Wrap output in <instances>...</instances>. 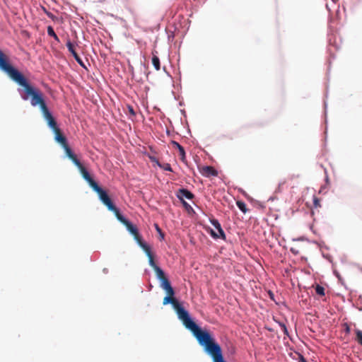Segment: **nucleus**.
I'll list each match as a JSON object with an SVG mask.
<instances>
[{"label": "nucleus", "instance_id": "nucleus-1", "mask_svg": "<svg viewBox=\"0 0 362 362\" xmlns=\"http://www.w3.org/2000/svg\"><path fill=\"white\" fill-rule=\"evenodd\" d=\"M178 318L190 330L204 351L211 356L213 362H227L224 360L220 345L206 330H202L189 317V313L180 303L175 306Z\"/></svg>", "mask_w": 362, "mask_h": 362}, {"label": "nucleus", "instance_id": "nucleus-2", "mask_svg": "<svg viewBox=\"0 0 362 362\" xmlns=\"http://www.w3.org/2000/svg\"><path fill=\"white\" fill-rule=\"evenodd\" d=\"M16 83L24 88V91L26 95L23 96V99L28 100L30 96L31 105L33 107H36L37 105L40 106L43 117L47 121L48 126L52 130L57 129L58 127L57 122L47 106L42 92L40 89L32 86L28 82L24 76Z\"/></svg>", "mask_w": 362, "mask_h": 362}, {"label": "nucleus", "instance_id": "nucleus-3", "mask_svg": "<svg viewBox=\"0 0 362 362\" xmlns=\"http://www.w3.org/2000/svg\"><path fill=\"white\" fill-rule=\"evenodd\" d=\"M0 69L6 73L15 82L23 75L9 63L8 57L0 49Z\"/></svg>", "mask_w": 362, "mask_h": 362}, {"label": "nucleus", "instance_id": "nucleus-4", "mask_svg": "<svg viewBox=\"0 0 362 362\" xmlns=\"http://www.w3.org/2000/svg\"><path fill=\"white\" fill-rule=\"evenodd\" d=\"M0 69L6 73L15 82L23 75L9 63L8 57L0 49Z\"/></svg>", "mask_w": 362, "mask_h": 362}, {"label": "nucleus", "instance_id": "nucleus-5", "mask_svg": "<svg viewBox=\"0 0 362 362\" xmlns=\"http://www.w3.org/2000/svg\"><path fill=\"white\" fill-rule=\"evenodd\" d=\"M71 161L76 165V166L80 170V173L83 177V178L87 181L89 185L93 189L96 188L98 185V183L92 178L88 170L86 168L81 164L79 160L77 158L76 156L74 154L71 157L69 158Z\"/></svg>", "mask_w": 362, "mask_h": 362}, {"label": "nucleus", "instance_id": "nucleus-6", "mask_svg": "<svg viewBox=\"0 0 362 362\" xmlns=\"http://www.w3.org/2000/svg\"><path fill=\"white\" fill-rule=\"evenodd\" d=\"M54 133V139L57 142L61 144V146L64 148L66 155L68 158L73 156L74 153L72 152L71 148L69 146L67 143L66 138L64 136L60 129L57 127L55 129L52 130Z\"/></svg>", "mask_w": 362, "mask_h": 362}, {"label": "nucleus", "instance_id": "nucleus-7", "mask_svg": "<svg viewBox=\"0 0 362 362\" xmlns=\"http://www.w3.org/2000/svg\"><path fill=\"white\" fill-rule=\"evenodd\" d=\"M93 190L98 194L99 199L107 206L108 210L115 209V204L105 190L99 187V185Z\"/></svg>", "mask_w": 362, "mask_h": 362}, {"label": "nucleus", "instance_id": "nucleus-8", "mask_svg": "<svg viewBox=\"0 0 362 362\" xmlns=\"http://www.w3.org/2000/svg\"><path fill=\"white\" fill-rule=\"evenodd\" d=\"M93 190L98 194L99 199L107 206L108 210L115 209V204L105 190L99 187V185Z\"/></svg>", "mask_w": 362, "mask_h": 362}, {"label": "nucleus", "instance_id": "nucleus-9", "mask_svg": "<svg viewBox=\"0 0 362 362\" xmlns=\"http://www.w3.org/2000/svg\"><path fill=\"white\" fill-rule=\"evenodd\" d=\"M126 226L127 230L134 236V240L138 243L139 241L142 240L141 235H139L138 228L136 226L133 225L130 221H127L124 223Z\"/></svg>", "mask_w": 362, "mask_h": 362}, {"label": "nucleus", "instance_id": "nucleus-10", "mask_svg": "<svg viewBox=\"0 0 362 362\" xmlns=\"http://www.w3.org/2000/svg\"><path fill=\"white\" fill-rule=\"evenodd\" d=\"M66 47L68 48V50L71 52V54L73 55V57H74L75 60L83 67H85L84 66V64L83 62V60L81 59V58L78 56V54H77V52H76L75 50V48H74V45H73V43L69 40L67 41L66 42Z\"/></svg>", "mask_w": 362, "mask_h": 362}, {"label": "nucleus", "instance_id": "nucleus-11", "mask_svg": "<svg viewBox=\"0 0 362 362\" xmlns=\"http://www.w3.org/2000/svg\"><path fill=\"white\" fill-rule=\"evenodd\" d=\"M200 173L205 177H216L218 175L217 170L212 166H203L200 169Z\"/></svg>", "mask_w": 362, "mask_h": 362}, {"label": "nucleus", "instance_id": "nucleus-12", "mask_svg": "<svg viewBox=\"0 0 362 362\" xmlns=\"http://www.w3.org/2000/svg\"><path fill=\"white\" fill-rule=\"evenodd\" d=\"M176 195L180 201L185 200L184 198L192 199L194 197V195L191 192L184 188L178 189Z\"/></svg>", "mask_w": 362, "mask_h": 362}, {"label": "nucleus", "instance_id": "nucleus-13", "mask_svg": "<svg viewBox=\"0 0 362 362\" xmlns=\"http://www.w3.org/2000/svg\"><path fill=\"white\" fill-rule=\"evenodd\" d=\"M171 144L173 148H177L178 150L179 156H180V160L183 163H186L187 159H186L185 151L184 148L178 142H177L175 141H172Z\"/></svg>", "mask_w": 362, "mask_h": 362}, {"label": "nucleus", "instance_id": "nucleus-14", "mask_svg": "<svg viewBox=\"0 0 362 362\" xmlns=\"http://www.w3.org/2000/svg\"><path fill=\"white\" fill-rule=\"evenodd\" d=\"M160 286L166 291L167 294L175 295V291L167 277L160 280Z\"/></svg>", "mask_w": 362, "mask_h": 362}, {"label": "nucleus", "instance_id": "nucleus-15", "mask_svg": "<svg viewBox=\"0 0 362 362\" xmlns=\"http://www.w3.org/2000/svg\"><path fill=\"white\" fill-rule=\"evenodd\" d=\"M178 303H179V301L176 298H174V295H170V294H168V296L163 298V305H167L168 303H170V304H172L173 308H175V306L177 305V304Z\"/></svg>", "mask_w": 362, "mask_h": 362}, {"label": "nucleus", "instance_id": "nucleus-16", "mask_svg": "<svg viewBox=\"0 0 362 362\" xmlns=\"http://www.w3.org/2000/svg\"><path fill=\"white\" fill-rule=\"evenodd\" d=\"M211 223L214 226V228L216 229H217L218 233L221 236V238L225 239L226 238L225 233H224L223 230L222 229L220 223L218 222V221L216 219H212V220H211Z\"/></svg>", "mask_w": 362, "mask_h": 362}, {"label": "nucleus", "instance_id": "nucleus-17", "mask_svg": "<svg viewBox=\"0 0 362 362\" xmlns=\"http://www.w3.org/2000/svg\"><path fill=\"white\" fill-rule=\"evenodd\" d=\"M138 245L142 248L148 257L153 255L151 247L143 240L139 241Z\"/></svg>", "mask_w": 362, "mask_h": 362}, {"label": "nucleus", "instance_id": "nucleus-18", "mask_svg": "<svg viewBox=\"0 0 362 362\" xmlns=\"http://www.w3.org/2000/svg\"><path fill=\"white\" fill-rule=\"evenodd\" d=\"M111 211H112L115 216L117 217V218L122 223L124 224V223H126L128 220L126 219L119 212V210L115 206V209H111L110 210Z\"/></svg>", "mask_w": 362, "mask_h": 362}, {"label": "nucleus", "instance_id": "nucleus-19", "mask_svg": "<svg viewBox=\"0 0 362 362\" xmlns=\"http://www.w3.org/2000/svg\"><path fill=\"white\" fill-rule=\"evenodd\" d=\"M111 211H112L115 216L117 217V218L122 223L124 224V223H126L128 220L126 219L119 212V210L115 206V209H111L110 210Z\"/></svg>", "mask_w": 362, "mask_h": 362}, {"label": "nucleus", "instance_id": "nucleus-20", "mask_svg": "<svg viewBox=\"0 0 362 362\" xmlns=\"http://www.w3.org/2000/svg\"><path fill=\"white\" fill-rule=\"evenodd\" d=\"M152 54H153L152 64H153L154 68L156 69V70L159 71L160 69V59L156 55H155L153 54V52Z\"/></svg>", "mask_w": 362, "mask_h": 362}, {"label": "nucleus", "instance_id": "nucleus-21", "mask_svg": "<svg viewBox=\"0 0 362 362\" xmlns=\"http://www.w3.org/2000/svg\"><path fill=\"white\" fill-rule=\"evenodd\" d=\"M154 271L156 274V276L157 278L160 281L165 278H166L165 275V273L159 267H156V269H154Z\"/></svg>", "mask_w": 362, "mask_h": 362}, {"label": "nucleus", "instance_id": "nucleus-22", "mask_svg": "<svg viewBox=\"0 0 362 362\" xmlns=\"http://www.w3.org/2000/svg\"><path fill=\"white\" fill-rule=\"evenodd\" d=\"M236 205L243 213L246 214L247 212L248 209L245 202L242 201H237Z\"/></svg>", "mask_w": 362, "mask_h": 362}, {"label": "nucleus", "instance_id": "nucleus-23", "mask_svg": "<svg viewBox=\"0 0 362 362\" xmlns=\"http://www.w3.org/2000/svg\"><path fill=\"white\" fill-rule=\"evenodd\" d=\"M47 34L49 36L52 37L56 41L59 42L58 36L56 35L53 28L52 26L47 27Z\"/></svg>", "mask_w": 362, "mask_h": 362}, {"label": "nucleus", "instance_id": "nucleus-24", "mask_svg": "<svg viewBox=\"0 0 362 362\" xmlns=\"http://www.w3.org/2000/svg\"><path fill=\"white\" fill-rule=\"evenodd\" d=\"M315 291H316L317 294H318L319 296H325V288L320 285L316 286Z\"/></svg>", "mask_w": 362, "mask_h": 362}, {"label": "nucleus", "instance_id": "nucleus-25", "mask_svg": "<svg viewBox=\"0 0 362 362\" xmlns=\"http://www.w3.org/2000/svg\"><path fill=\"white\" fill-rule=\"evenodd\" d=\"M159 166L163 169L164 170L172 172L173 169L169 163H163V165H159Z\"/></svg>", "mask_w": 362, "mask_h": 362}, {"label": "nucleus", "instance_id": "nucleus-26", "mask_svg": "<svg viewBox=\"0 0 362 362\" xmlns=\"http://www.w3.org/2000/svg\"><path fill=\"white\" fill-rule=\"evenodd\" d=\"M148 262H149V264L151 265V267H152L154 269H156V267H158V266L156 264L155 261H154V258H153V255L152 256H150L148 257Z\"/></svg>", "mask_w": 362, "mask_h": 362}, {"label": "nucleus", "instance_id": "nucleus-27", "mask_svg": "<svg viewBox=\"0 0 362 362\" xmlns=\"http://www.w3.org/2000/svg\"><path fill=\"white\" fill-rule=\"evenodd\" d=\"M356 339L358 341V343L362 345V331H356Z\"/></svg>", "mask_w": 362, "mask_h": 362}, {"label": "nucleus", "instance_id": "nucleus-28", "mask_svg": "<svg viewBox=\"0 0 362 362\" xmlns=\"http://www.w3.org/2000/svg\"><path fill=\"white\" fill-rule=\"evenodd\" d=\"M155 227H156L157 232L160 235V239L163 240L164 239V233L162 232L161 229L160 228V227L158 226V224H155Z\"/></svg>", "mask_w": 362, "mask_h": 362}, {"label": "nucleus", "instance_id": "nucleus-29", "mask_svg": "<svg viewBox=\"0 0 362 362\" xmlns=\"http://www.w3.org/2000/svg\"><path fill=\"white\" fill-rule=\"evenodd\" d=\"M183 206L187 210V211H189V210H192L193 211L192 206L187 202H185V200H182L181 201Z\"/></svg>", "mask_w": 362, "mask_h": 362}, {"label": "nucleus", "instance_id": "nucleus-30", "mask_svg": "<svg viewBox=\"0 0 362 362\" xmlns=\"http://www.w3.org/2000/svg\"><path fill=\"white\" fill-rule=\"evenodd\" d=\"M313 204H314V206H315V208H317V207L320 206V200H319L318 198H317L315 197L313 199Z\"/></svg>", "mask_w": 362, "mask_h": 362}, {"label": "nucleus", "instance_id": "nucleus-31", "mask_svg": "<svg viewBox=\"0 0 362 362\" xmlns=\"http://www.w3.org/2000/svg\"><path fill=\"white\" fill-rule=\"evenodd\" d=\"M280 326H281V327L282 331L284 332V333L286 335H288V329H287V328H286V326L284 324H283V323H281V324H280Z\"/></svg>", "mask_w": 362, "mask_h": 362}, {"label": "nucleus", "instance_id": "nucleus-32", "mask_svg": "<svg viewBox=\"0 0 362 362\" xmlns=\"http://www.w3.org/2000/svg\"><path fill=\"white\" fill-rule=\"evenodd\" d=\"M128 110H129V114L131 115H132V116H135L136 115V112H134V108H133L132 106L129 105L128 106Z\"/></svg>", "mask_w": 362, "mask_h": 362}, {"label": "nucleus", "instance_id": "nucleus-33", "mask_svg": "<svg viewBox=\"0 0 362 362\" xmlns=\"http://www.w3.org/2000/svg\"><path fill=\"white\" fill-rule=\"evenodd\" d=\"M211 235L212 237H214V238H221V235L218 233H216V232H214V230H211Z\"/></svg>", "mask_w": 362, "mask_h": 362}, {"label": "nucleus", "instance_id": "nucleus-34", "mask_svg": "<svg viewBox=\"0 0 362 362\" xmlns=\"http://www.w3.org/2000/svg\"><path fill=\"white\" fill-rule=\"evenodd\" d=\"M300 361L302 362H308L302 355H300Z\"/></svg>", "mask_w": 362, "mask_h": 362}, {"label": "nucleus", "instance_id": "nucleus-35", "mask_svg": "<svg viewBox=\"0 0 362 362\" xmlns=\"http://www.w3.org/2000/svg\"><path fill=\"white\" fill-rule=\"evenodd\" d=\"M47 16L51 18H54V15L51 13H47Z\"/></svg>", "mask_w": 362, "mask_h": 362}, {"label": "nucleus", "instance_id": "nucleus-36", "mask_svg": "<svg viewBox=\"0 0 362 362\" xmlns=\"http://www.w3.org/2000/svg\"><path fill=\"white\" fill-rule=\"evenodd\" d=\"M344 326H345V327H346V331L347 332H349V327L346 325V324H344Z\"/></svg>", "mask_w": 362, "mask_h": 362}, {"label": "nucleus", "instance_id": "nucleus-37", "mask_svg": "<svg viewBox=\"0 0 362 362\" xmlns=\"http://www.w3.org/2000/svg\"><path fill=\"white\" fill-rule=\"evenodd\" d=\"M339 4H337V9H336V13H337L339 12Z\"/></svg>", "mask_w": 362, "mask_h": 362}, {"label": "nucleus", "instance_id": "nucleus-38", "mask_svg": "<svg viewBox=\"0 0 362 362\" xmlns=\"http://www.w3.org/2000/svg\"><path fill=\"white\" fill-rule=\"evenodd\" d=\"M334 274H336L337 277L339 278V274L337 271H334Z\"/></svg>", "mask_w": 362, "mask_h": 362}, {"label": "nucleus", "instance_id": "nucleus-39", "mask_svg": "<svg viewBox=\"0 0 362 362\" xmlns=\"http://www.w3.org/2000/svg\"><path fill=\"white\" fill-rule=\"evenodd\" d=\"M103 272H104L105 273H107V272H108V269H103Z\"/></svg>", "mask_w": 362, "mask_h": 362}, {"label": "nucleus", "instance_id": "nucleus-40", "mask_svg": "<svg viewBox=\"0 0 362 362\" xmlns=\"http://www.w3.org/2000/svg\"><path fill=\"white\" fill-rule=\"evenodd\" d=\"M332 1L334 3V4H337L338 0H332Z\"/></svg>", "mask_w": 362, "mask_h": 362}, {"label": "nucleus", "instance_id": "nucleus-41", "mask_svg": "<svg viewBox=\"0 0 362 362\" xmlns=\"http://www.w3.org/2000/svg\"><path fill=\"white\" fill-rule=\"evenodd\" d=\"M313 215V211L310 212V216Z\"/></svg>", "mask_w": 362, "mask_h": 362}]
</instances>
